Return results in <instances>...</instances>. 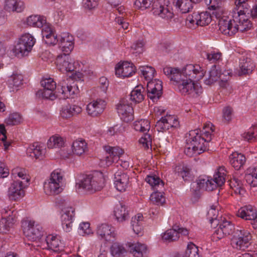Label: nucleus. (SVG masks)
<instances>
[{
    "label": "nucleus",
    "mask_w": 257,
    "mask_h": 257,
    "mask_svg": "<svg viewBox=\"0 0 257 257\" xmlns=\"http://www.w3.org/2000/svg\"><path fill=\"white\" fill-rule=\"evenodd\" d=\"M246 159L244 156L238 152H233L230 156V163L236 170H239L245 164Z\"/></svg>",
    "instance_id": "nucleus-38"
},
{
    "label": "nucleus",
    "mask_w": 257,
    "mask_h": 257,
    "mask_svg": "<svg viewBox=\"0 0 257 257\" xmlns=\"http://www.w3.org/2000/svg\"><path fill=\"white\" fill-rule=\"evenodd\" d=\"M174 169L175 173L181 177L185 181L191 178L192 169L188 165L182 162L176 165Z\"/></svg>",
    "instance_id": "nucleus-32"
},
{
    "label": "nucleus",
    "mask_w": 257,
    "mask_h": 257,
    "mask_svg": "<svg viewBox=\"0 0 257 257\" xmlns=\"http://www.w3.org/2000/svg\"><path fill=\"white\" fill-rule=\"evenodd\" d=\"M154 0H136L134 3L135 8L140 10H145L150 8H153Z\"/></svg>",
    "instance_id": "nucleus-56"
},
{
    "label": "nucleus",
    "mask_w": 257,
    "mask_h": 257,
    "mask_svg": "<svg viewBox=\"0 0 257 257\" xmlns=\"http://www.w3.org/2000/svg\"><path fill=\"white\" fill-rule=\"evenodd\" d=\"M79 233L82 235H89L92 233L88 222H82L79 225Z\"/></svg>",
    "instance_id": "nucleus-64"
},
{
    "label": "nucleus",
    "mask_w": 257,
    "mask_h": 257,
    "mask_svg": "<svg viewBox=\"0 0 257 257\" xmlns=\"http://www.w3.org/2000/svg\"><path fill=\"white\" fill-rule=\"evenodd\" d=\"M139 70L146 80L152 81L155 72L154 68L151 66H143L139 67Z\"/></svg>",
    "instance_id": "nucleus-52"
},
{
    "label": "nucleus",
    "mask_w": 257,
    "mask_h": 257,
    "mask_svg": "<svg viewBox=\"0 0 257 257\" xmlns=\"http://www.w3.org/2000/svg\"><path fill=\"white\" fill-rule=\"evenodd\" d=\"M115 75L118 77H128L135 73L136 67L132 63L124 62L122 64H117L115 67Z\"/></svg>",
    "instance_id": "nucleus-23"
},
{
    "label": "nucleus",
    "mask_w": 257,
    "mask_h": 257,
    "mask_svg": "<svg viewBox=\"0 0 257 257\" xmlns=\"http://www.w3.org/2000/svg\"><path fill=\"white\" fill-rule=\"evenodd\" d=\"M207 146H188L184 149L185 154L190 157L199 155L206 151Z\"/></svg>",
    "instance_id": "nucleus-43"
},
{
    "label": "nucleus",
    "mask_w": 257,
    "mask_h": 257,
    "mask_svg": "<svg viewBox=\"0 0 257 257\" xmlns=\"http://www.w3.org/2000/svg\"><path fill=\"white\" fill-rule=\"evenodd\" d=\"M206 57L210 63H219L222 60V54L220 52H211L207 53Z\"/></svg>",
    "instance_id": "nucleus-61"
},
{
    "label": "nucleus",
    "mask_w": 257,
    "mask_h": 257,
    "mask_svg": "<svg viewBox=\"0 0 257 257\" xmlns=\"http://www.w3.org/2000/svg\"><path fill=\"white\" fill-rule=\"evenodd\" d=\"M23 81V76L22 75L14 74L8 80V83L10 87H12L13 89L17 90V88L22 85Z\"/></svg>",
    "instance_id": "nucleus-48"
},
{
    "label": "nucleus",
    "mask_w": 257,
    "mask_h": 257,
    "mask_svg": "<svg viewBox=\"0 0 257 257\" xmlns=\"http://www.w3.org/2000/svg\"><path fill=\"white\" fill-rule=\"evenodd\" d=\"M252 235L247 230L236 229L231 239L232 246L238 250H245L251 244Z\"/></svg>",
    "instance_id": "nucleus-7"
},
{
    "label": "nucleus",
    "mask_w": 257,
    "mask_h": 257,
    "mask_svg": "<svg viewBox=\"0 0 257 257\" xmlns=\"http://www.w3.org/2000/svg\"><path fill=\"white\" fill-rule=\"evenodd\" d=\"M236 215L242 219L253 220L256 217L257 211L251 205L245 206L238 210Z\"/></svg>",
    "instance_id": "nucleus-33"
},
{
    "label": "nucleus",
    "mask_w": 257,
    "mask_h": 257,
    "mask_svg": "<svg viewBox=\"0 0 257 257\" xmlns=\"http://www.w3.org/2000/svg\"><path fill=\"white\" fill-rule=\"evenodd\" d=\"M174 169L175 173L181 177L185 181L191 178L192 169L188 165L182 162L176 165Z\"/></svg>",
    "instance_id": "nucleus-31"
},
{
    "label": "nucleus",
    "mask_w": 257,
    "mask_h": 257,
    "mask_svg": "<svg viewBox=\"0 0 257 257\" xmlns=\"http://www.w3.org/2000/svg\"><path fill=\"white\" fill-rule=\"evenodd\" d=\"M230 186L236 193L241 194L243 192L242 188V184L241 181L237 178H233L230 181Z\"/></svg>",
    "instance_id": "nucleus-59"
},
{
    "label": "nucleus",
    "mask_w": 257,
    "mask_h": 257,
    "mask_svg": "<svg viewBox=\"0 0 257 257\" xmlns=\"http://www.w3.org/2000/svg\"><path fill=\"white\" fill-rule=\"evenodd\" d=\"M78 86L71 78L66 77L60 80L58 84L56 95L60 99H65L77 93Z\"/></svg>",
    "instance_id": "nucleus-10"
},
{
    "label": "nucleus",
    "mask_w": 257,
    "mask_h": 257,
    "mask_svg": "<svg viewBox=\"0 0 257 257\" xmlns=\"http://www.w3.org/2000/svg\"><path fill=\"white\" fill-rule=\"evenodd\" d=\"M152 12L154 15L167 20L171 19L174 17L171 6L166 4L163 5L160 0L154 2Z\"/></svg>",
    "instance_id": "nucleus-15"
},
{
    "label": "nucleus",
    "mask_w": 257,
    "mask_h": 257,
    "mask_svg": "<svg viewBox=\"0 0 257 257\" xmlns=\"http://www.w3.org/2000/svg\"><path fill=\"white\" fill-rule=\"evenodd\" d=\"M63 175L59 170H54L44 184V190L46 194L55 195L60 193L62 188Z\"/></svg>",
    "instance_id": "nucleus-6"
},
{
    "label": "nucleus",
    "mask_w": 257,
    "mask_h": 257,
    "mask_svg": "<svg viewBox=\"0 0 257 257\" xmlns=\"http://www.w3.org/2000/svg\"><path fill=\"white\" fill-rule=\"evenodd\" d=\"M16 222L15 219L9 216L7 218H3L0 220V233H6L13 227Z\"/></svg>",
    "instance_id": "nucleus-44"
},
{
    "label": "nucleus",
    "mask_w": 257,
    "mask_h": 257,
    "mask_svg": "<svg viewBox=\"0 0 257 257\" xmlns=\"http://www.w3.org/2000/svg\"><path fill=\"white\" fill-rule=\"evenodd\" d=\"M42 35L45 43L49 45L54 46L59 43V36L49 24L42 29Z\"/></svg>",
    "instance_id": "nucleus-26"
},
{
    "label": "nucleus",
    "mask_w": 257,
    "mask_h": 257,
    "mask_svg": "<svg viewBox=\"0 0 257 257\" xmlns=\"http://www.w3.org/2000/svg\"><path fill=\"white\" fill-rule=\"evenodd\" d=\"M225 170L224 167H220L218 171L214 175L213 179L199 177L196 182L191 184V189L194 192L200 190L212 191L217 186H221L225 181Z\"/></svg>",
    "instance_id": "nucleus-3"
},
{
    "label": "nucleus",
    "mask_w": 257,
    "mask_h": 257,
    "mask_svg": "<svg viewBox=\"0 0 257 257\" xmlns=\"http://www.w3.org/2000/svg\"><path fill=\"white\" fill-rule=\"evenodd\" d=\"M201 0H173V5L182 13H187L190 12L193 4H197Z\"/></svg>",
    "instance_id": "nucleus-28"
},
{
    "label": "nucleus",
    "mask_w": 257,
    "mask_h": 257,
    "mask_svg": "<svg viewBox=\"0 0 257 257\" xmlns=\"http://www.w3.org/2000/svg\"><path fill=\"white\" fill-rule=\"evenodd\" d=\"M117 112L124 121L128 122L134 119V110L128 100L126 98L121 99L117 104Z\"/></svg>",
    "instance_id": "nucleus-14"
},
{
    "label": "nucleus",
    "mask_w": 257,
    "mask_h": 257,
    "mask_svg": "<svg viewBox=\"0 0 257 257\" xmlns=\"http://www.w3.org/2000/svg\"><path fill=\"white\" fill-rule=\"evenodd\" d=\"M229 72L224 71L221 72V70L219 65L214 64L213 65L209 71V75L208 78L204 80L205 84L211 85L219 79H224V77H229Z\"/></svg>",
    "instance_id": "nucleus-21"
},
{
    "label": "nucleus",
    "mask_w": 257,
    "mask_h": 257,
    "mask_svg": "<svg viewBox=\"0 0 257 257\" xmlns=\"http://www.w3.org/2000/svg\"><path fill=\"white\" fill-rule=\"evenodd\" d=\"M177 229H179L177 225H174L172 228L168 229L163 233L162 235L163 239L169 242L177 240L179 238Z\"/></svg>",
    "instance_id": "nucleus-45"
},
{
    "label": "nucleus",
    "mask_w": 257,
    "mask_h": 257,
    "mask_svg": "<svg viewBox=\"0 0 257 257\" xmlns=\"http://www.w3.org/2000/svg\"><path fill=\"white\" fill-rule=\"evenodd\" d=\"M130 251L136 257H143L144 253L147 252V246L145 244L140 242L136 243H128Z\"/></svg>",
    "instance_id": "nucleus-42"
},
{
    "label": "nucleus",
    "mask_w": 257,
    "mask_h": 257,
    "mask_svg": "<svg viewBox=\"0 0 257 257\" xmlns=\"http://www.w3.org/2000/svg\"><path fill=\"white\" fill-rule=\"evenodd\" d=\"M218 225L226 236L230 234L233 235V234L236 230L234 224L230 221L224 219L222 222H219Z\"/></svg>",
    "instance_id": "nucleus-49"
},
{
    "label": "nucleus",
    "mask_w": 257,
    "mask_h": 257,
    "mask_svg": "<svg viewBox=\"0 0 257 257\" xmlns=\"http://www.w3.org/2000/svg\"><path fill=\"white\" fill-rule=\"evenodd\" d=\"M129 178V176L125 173L116 172L114 177V185L116 189L120 192L124 191L128 186Z\"/></svg>",
    "instance_id": "nucleus-27"
},
{
    "label": "nucleus",
    "mask_w": 257,
    "mask_h": 257,
    "mask_svg": "<svg viewBox=\"0 0 257 257\" xmlns=\"http://www.w3.org/2000/svg\"><path fill=\"white\" fill-rule=\"evenodd\" d=\"M96 233L99 238L107 241H113L116 235L114 228L107 224L98 226Z\"/></svg>",
    "instance_id": "nucleus-24"
},
{
    "label": "nucleus",
    "mask_w": 257,
    "mask_h": 257,
    "mask_svg": "<svg viewBox=\"0 0 257 257\" xmlns=\"http://www.w3.org/2000/svg\"><path fill=\"white\" fill-rule=\"evenodd\" d=\"M28 185L19 181H14L8 190V196L10 200L18 201L25 196L24 189Z\"/></svg>",
    "instance_id": "nucleus-18"
},
{
    "label": "nucleus",
    "mask_w": 257,
    "mask_h": 257,
    "mask_svg": "<svg viewBox=\"0 0 257 257\" xmlns=\"http://www.w3.org/2000/svg\"><path fill=\"white\" fill-rule=\"evenodd\" d=\"M36 42L35 39L30 34L23 35L15 47V52L17 55H27L32 50Z\"/></svg>",
    "instance_id": "nucleus-11"
},
{
    "label": "nucleus",
    "mask_w": 257,
    "mask_h": 257,
    "mask_svg": "<svg viewBox=\"0 0 257 257\" xmlns=\"http://www.w3.org/2000/svg\"><path fill=\"white\" fill-rule=\"evenodd\" d=\"M72 152V154L80 156L88 151L87 146H67Z\"/></svg>",
    "instance_id": "nucleus-60"
},
{
    "label": "nucleus",
    "mask_w": 257,
    "mask_h": 257,
    "mask_svg": "<svg viewBox=\"0 0 257 257\" xmlns=\"http://www.w3.org/2000/svg\"><path fill=\"white\" fill-rule=\"evenodd\" d=\"M185 257H199L198 247L193 243L188 244Z\"/></svg>",
    "instance_id": "nucleus-57"
},
{
    "label": "nucleus",
    "mask_w": 257,
    "mask_h": 257,
    "mask_svg": "<svg viewBox=\"0 0 257 257\" xmlns=\"http://www.w3.org/2000/svg\"><path fill=\"white\" fill-rule=\"evenodd\" d=\"M144 91L145 88L142 85H138L132 91L127 98L136 103H140L144 99Z\"/></svg>",
    "instance_id": "nucleus-41"
},
{
    "label": "nucleus",
    "mask_w": 257,
    "mask_h": 257,
    "mask_svg": "<svg viewBox=\"0 0 257 257\" xmlns=\"http://www.w3.org/2000/svg\"><path fill=\"white\" fill-rule=\"evenodd\" d=\"M162 82L159 80L150 81L147 83V95L153 101H157L162 94Z\"/></svg>",
    "instance_id": "nucleus-17"
},
{
    "label": "nucleus",
    "mask_w": 257,
    "mask_h": 257,
    "mask_svg": "<svg viewBox=\"0 0 257 257\" xmlns=\"http://www.w3.org/2000/svg\"><path fill=\"white\" fill-rule=\"evenodd\" d=\"M27 23L29 26L37 28H44L45 25H48L46 22V18L40 15H31L27 20Z\"/></svg>",
    "instance_id": "nucleus-39"
},
{
    "label": "nucleus",
    "mask_w": 257,
    "mask_h": 257,
    "mask_svg": "<svg viewBox=\"0 0 257 257\" xmlns=\"http://www.w3.org/2000/svg\"><path fill=\"white\" fill-rule=\"evenodd\" d=\"M214 125L211 123L204 124L202 133L199 134L198 130H192L186 136L187 145H204L210 143L212 138L211 133L214 132Z\"/></svg>",
    "instance_id": "nucleus-5"
},
{
    "label": "nucleus",
    "mask_w": 257,
    "mask_h": 257,
    "mask_svg": "<svg viewBox=\"0 0 257 257\" xmlns=\"http://www.w3.org/2000/svg\"><path fill=\"white\" fill-rule=\"evenodd\" d=\"M66 142L64 139L60 136L59 135H55L51 137L48 141L47 145L52 144L53 145H63Z\"/></svg>",
    "instance_id": "nucleus-63"
},
{
    "label": "nucleus",
    "mask_w": 257,
    "mask_h": 257,
    "mask_svg": "<svg viewBox=\"0 0 257 257\" xmlns=\"http://www.w3.org/2000/svg\"><path fill=\"white\" fill-rule=\"evenodd\" d=\"M106 105V102L104 99L97 98L87 105L86 110L89 115L97 116L103 112Z\"/></svg>",
    "instance_id": "nucleus-22"
},
{
    "label": "nucleus",
    "mask_w": 257,
    "mask_h": 257,
    "mask_svg": "<svg viewBox=\"0 0 257 257\" xmlns=\"http://www.w3.org/2000/svg\"><path fill=\"white\" fill-rule=\"evenodd\" d=\"M211 14L207 12L200 13H193L192 15H188L187 21L191 24H195L197 26H205L208 25L212 20Z\"/></svg>",
    "instance_id": "nucleus-19"
},
{
    "label": "nucleus",
    "mask_w": 257,
    "mask_h": 257,
    "mask_svg": "<svg viewBox=\"0 0 257 257\" xmlns=\"http://www.w3.org/2000/svg\"><path fill=\"white\" fill-rule=\"evenodd\" d=\"M56 89H45L43 88V89L38 90L36 95L38 97H42L45 99H49L50 100H54L56 98L57 96L56 95V91L54 92Z\"/></svg>",
    "instance_id": "nucleus-51"
},
{
    "label": "nucleus",
    "mask_w": 257,
    "mask_h": 257,
    "mask_svg": "<svg viewBox=\"0 0 257 257\" xmlns=\"http://www.w3.org/2000/svg\"><path fill=\"white\" fill-rule=\"evenodd\" d=\"M145 180L154 190H156L150 196L151 201L157 205H162L165 202V198L161 192H158L164 186L162 180L155 175L148 176Z\"/></svg>",
    "instance_id": "nucleus-9"
},
{
    "label": "nucleus",
    "mask_w": 257,
    "mask_h": 257,
    "mask_svg": "<svg viewBox=\"0 0 257 257\" xmlns=\"http://www.w3.org/2000/svg\"><path fill=\"white\" fill-rule=\"evenodd\" d=\"M73 40V37H70L69 39L68 38V40H67V42L58 43L59 48L63 53H65L67 54H69L72 50L74 44Z\"/></svg>",
    "instance_id": "nucleus-55"
},
{
    "label": "nucleus",
    "mask_w": 257,
    "mask_h": 257,
    "mask_svg": "<svg viewBox=\"0 0 257 257\" xmlns=\"http://www.w3.org/2000/svg\"><path fill=\"white\" fill-rule=\"evenodd\" d=\"M22 120L21 115L18 113L11 114L6 119V122L9 125H15L19 124Z\"/></svg>",
    "instance_id": "nucleus-58"
},
{
    "label": "nucleus",
    "mask_w": 257,
    "mask_h": 257,
    "mask_svg": "<svg viewBox=\"0 0 257 257\" xmlns=\"http://www.w3.org/2000/svg\"><path fill=\"white\" fill-rule=\"evenodd\" d=\"M12 174L14 176L15 181L22 182L23 184L28 185L30 177L25 169L22 168H15L12 170Z\"/></svg>",
    "instance_id": "nucleus-35"
},
{
    "label": "nucleus",
    "mask_w": 257,
    "mask_h": 257,
    "mask_svg": "<svg viewBox=\"0 0 257 257\" xmlns=\"http://www.w3.org/2000/svg\"><path fill=\"white\" fill-rule=\"evenodd\" d=\"M103 149L109 156L101 161L102 163L105 162V165L107 166L110 165L115 159L119 158L124 153V150L118 146H103Z\"/></svg>",
    "instance_id": "nucleus-20"
},
{
    "label": "nucleus",
    "mask_w": 257,
    "mask_h": 257,
    "mask_svg": "<svg viewBox=\"0 0 257 257\" xmlns=\"http://www.w3.org/2000/svg\"><path fill=\"white\" fill-rule=\"evenodd\" d=\"M74 215L75 209L71 206L65 207L62 210V225L65 232H69L72 230Z\"/></svg>",
    "instance_id": "nucleus-16"
},
{
    "label": "nucleus",
    "mask_w": 257,
    "mask_h": 257,
    "mask_svg": "<svg viewBox=\"0 0 257 257\" xmlns=\"http://www.w3.org/2000/svg\"><path fill=\"white\" fill-rule=\"evenodd\" d=\"M143 215L140 213L138 214L132 219L131 224L133 229L134 232L137 234L141 233L143 230Z\"/></svg>",
    "instance_id": "nucleus-46"
},
{
    "label": "nucleus",
    "mask_w": 257,
    "mask_h": 257,
    "mask_svg": "<svg viewBox=\"0 0 257 257\" xmlns=\"http://www.w3.org/2000/svg\"><path fill=\"white\" fill-rule=\"evenodd\" d=\"M218 209L216 205H212L207 213V218L209 220L211 224L214 223V225H218L219 220L217 219L219 215Z\"/></svg>",
    "instance_id": "nucleus-50"
},
{
    "label": "nucleus",
    "mask_w": 257,
    "mask_h": 257,
    "mask_svg": "<svg viewBox=\"0 0 257 257\" xmlns=\"http://www.w3.org/2000/svg\"><path fill=\"white\" fill-rule=\"evenodd\" d=\"M5 10L9 12H16L20 13L24 8V4L23 2L17 0H6L4 7Z\"/></svg>",
    "instance_id": "nucleus-37"
},
{
    "label": "nucleus",
    "mask_w": 257,
    "mask_h": 257,
    "mask_svg": "<svg viewBox=\"0 0 257 257\" xmlns=\"http://www.w3.org/2000/svg\"><path fill=\"white\" fill-rule=\"evenodd\" d=\"M249 7L246 3L235 6L230 12V17H224L220 20L219 31L220 33L230 36L238 31L243 32L250 30L252 24L246 15Z\"/></svg>",
    "instance_id": "nucleus-2"
},
{
    "label": "nucleus",
    "mask_w": 257,
    "mask_h": 257,
    "mask_svg": "<svg viewBox=\"0 0 257 257\" xmlns=\"http://www.w3.org/2000/svg\"><path fill=\"white\" fill-rule=\"evenodd\" d=\"M114 215L118 222H123L128 217V212L126 206L123 203L119 202L114 210Z\"/></svg>",
    "instance_id": "nucleus-36"
},
{
    "label": "nucleus",
    "mask_w": 257,
    "mask_h": 257,
    "mask_svg": "<svg viewBox=\"0 0 257 257\" xmlns=\"http://www.w3.org/2000/svg\"><path fill=\"white\" fill-rule=\"evenodd\" d=\"M250 173L246 174L245 179L247 183L251 186H257V167L253 168Z\"/></svg>",
    "instance_id": "nucleus-54"
},
{
    "label": "nucleus",
    "mask_w": 257,
    "mask_h": 257,
    "mask_svg": "<svg viewBox=\"0 0 257 257\" xmlns=\"http://www.w3.org/2000/svg\"><path fill=\"white\" fill-rule=\"evenodd\" d=\"M126 252L124 246L118 242L113 243L110 247V252L113 257H122Z\"/></svg>",
    "instance_id": "nucleus-47"
},
{
    "label": "nucleus",
    "mask_w": 257,
    "mask_h": 257,
    "mask_svg": "<svg viewBox=\"0 0 257 257\" xmlns=\"http://www.w3.org/2000/svg\"><path fill=\"white\" fill-rule=\"evenodd\" d=\"M57 68L62 72L76 71L78 62H74L69 54L64 53L56 58Z\"/></svg>",
    "instance_id": "nucleus-13"
},
{
    "label": "nucleus",
    "mask_w": 257,
    "mask_h": 257,
    "mask_svg": "<svg viewBox=\"0 0 257 257\" xmlns=\"http://www.w3.org/2000/svg\"><path fill=\"white\" fill-rule=\"evenodd\" d=\"M254 68L255 65L251 59L243 57L240 59L238 75L239 76L249 75L252 72Z\"/></svg>",
    "instance_id": "nucleus-30"
},
{
    "label": "nucleus",
    "mask_w": 257,
    "mask_h": 257,
    "mask_svg": "<svg viewBox=\"0 0 257 257\" xmlns=\"http://www.w3.org/2000/svg\"><path fill=\"white\" fill-rule=\"evenodd\" d=\"M164 74L174 82L178 91L182 95L197 97L202 92V87L194 83V79L199 80L204 75L203 69L199 65H187L182 72L175 68H164Z\"/></svg>",
    "instance_id": "nucleus-1"
},
{
    "label": "nucleus",
    "mask_w": 257,
    "mask_h": 257,
    "mask_svg": "<svg viewBox=\"0 0 257 257\" xmlns=\"http://www.w3.org/2000/svg\"><path fill=\"white\" fill-rule=\"evenodd\" d=\"M23 232L27 238L32 241H40L43 234L42 226L31 220H26L22 222Z\"/></svg>",
    "instance_id": "nucleus-8"
},
{
    "label": "nucleus",
    "mask_w": 257,
    "mask_h": 257,
    "mask_svg": "<svg viewBox=\"0 0 257 257\" xmlns=\"http://www.w3.org/2000/svg\"><path fill=\"white\" fill-rule=\"evenodd\" d=\"M81 111V107L76 105L67 104L62 107L60 114L63 118H68L80 113Z\"/></svg>",
    "instance_id": "nucleus-34"
},
{
    "label": "nucleus",
    "mask_w": 257,
    "mask_h": 257,
    "mask_svg": "<svg viewBox=\"0 0 257 257\" xmlns=\"http://www.w3.org/2000/svg\"><path fill=\"white\" fill-rule=\"evenodd\" d=\"M42 86L45 89H56V83L51 78L43 79L41 81Z\"/></svg>",
    "instance_id": "nucleus-62"
},
{
    "label": "nucleus",
    "mask_w": 257,
    "mask_h": 257,
    "mask_svg": "<svg viewBox=\"0 0 257 257\" xmlns=\"http://www.w3.org/2000/svg\"><path fill=\"white\" fill-rule=\"evenodd\" d=\"M45 146H30L27 149V154L36 159H42L46 153Z\"/></svg>",
    "instance_id": "nucleus-40"
},
{
    "label": "nucleus",
    "mask_w": 257,
    "mask_h": 257,
    "mask_svg": "<svg viewBox=\"0 0 257 257\" xmlns=\"http://www.w3.org/2000/svg\"><path fill=\"white\" fill-rule=\"evenodd\" d=\"M48 248L56 252H61L64 249V244L57 236L49 235L45 239Z\"/></svg>",
    "instance_id": "nucleus-29"
},
{
    "label": "nucleus",
    "mask_w": 257,
    "mask_h": 257,
    "mask_svg": "<svg viewBox=\"0 0 257 257\" xmlns=\"http://www.w3.org/2000/svg\"><path fill=\"white\" fill-rule=\"evenodd\" d=\"M134 127L136 131L144 133V135L139 140L140 145H152V137L148 133L151 127L150 122L148 119H142L136 121L134 123Z\"/></svg>",
    "instance_id": "nucleus-12"
},
{
    "label": "nucleus",
    "mask_w": 257,
    "mask_h": 257,
    "mask_svg": "<svg viewBox=\"0 0 257 257\" xmlns=\"http://www.w3.org/2000/svg\"><path fill=\"white\" fill-rule=\"evenodd\" d=\"M178 124V122L175 117L169 115L162 117L158 120L155 125V129L158 132H163L169 130L170 127H176Z\"/></svg>",
    "instance_id": "nucleus-25"
},
{
    "label": "nucleus",
    "mask_w": 257,
    "mask_h": 257,
    "mask_svg": "<svg viewBox=\"0 0 257 257\" xmlns=\"http://www.w3.org/2000/svg\"><path fill=\"white\" fill-rule=\"evenodd\" d=\"M243 139L249 143H253L257 140V126H253L247 132L242 135Z\"/></svg>",
    "instance_id": "nucleus-53"
},
{
    "label": "nucleus",
    "mask_w": 257,
    "mask_h": 257,
    "mask_svg": "<svg viewBox=\"0 0 257 257\" xmlns=\"http://www.w3.org/2000/svg\"><path fill=\"white\" fill-rule=\"evenodd\" d=\"M105 179L102 172L95 171L89 175H84L77 183L79 188L91 193L100 190L104 186Z\"/></svg>",
    "instance_id": "nucleus-4"
}]
</instances>
